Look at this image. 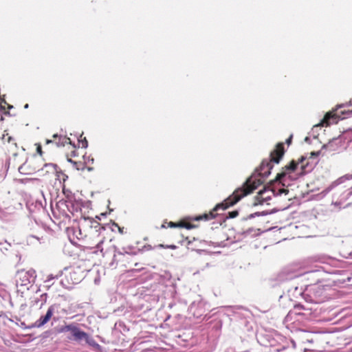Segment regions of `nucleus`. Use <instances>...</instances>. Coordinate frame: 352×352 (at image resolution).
<instances>
[{
	"instance_id": "19",
	"label": "nucleus",
	"mask_w": 352,
	"mask_h": 352,
	"mask_svg": "<svg viewBox=\"0 0 352 352\" xmlns=\"http://www.w3.org/2000/svg\"><path fill=\"white\" fill-rule=\"evenodd\" d=\"M292 135L286 140V142L289 144L291 143Z\"/></svg>"
},
{
	"instance_id": "9",
	"label": "nucleus",
	"mask_w": 352,
	"mask_h": 352,
	"mask_svg": "<svg viewBox=\"0 0 352 352\" xmlns=\"http://www.w3.org/2000/svg\"><path fill=\"white\" fill-rule=\"evenodd\" d=\"M68 162H70L71 164H73L74 167L76 169V170H83L84 169V164H82V163H78L76 162H74L71 159H69L68 160Z\"/></svg>"
},
{
	"instance_id": "23",
	"label": "nucleus",
	"mask_w": 352,
	"mask_h": 352,
	"mask_svg": "<svg viewBox=\"0 0 352 352\" xmlns=\"http://www.w3.org/2000/svg\"><path fill=\"white\" fill-rule=\"evenodd\" d=\"M25 107V109H28V104H26L25 105V107Z\"/></svg>"
},
{
	"instance_id": "16",
	"label": "nucleus",
	"mask_w": 352,
	"mask_h": 352,
	"mask_svg": "<svg viewBox=\"0 0 352 352\" xmlns=\"http://www.w3.org/2000/svg\"><path fill=\"white\" fill-rule=\"evenodd\" d=\"M238 214V212L236 211L232 212L230 213V216L232 218L235 217Z\"/></svg>"
},
{
	"instance_id": "24",
	"label": "nucleus",
	"mask_w": 352,
	"mask_h": 352,
	"mask_svg": "<svg viewBox=\"0 0 352 352\" xmlns=\"http://www.w3.org/2000/svg\"><path fill=\"white\" fill-rule=\"evenodd\" d=\"M52 142L51 140H47V143H50V142Z\"/></svg>"
},
{
	"instance_id": "14",
	"label": "nucleus",
	"mask_w": 352,
	"mask_h": 352,
	"mask_svg": "<svg viewBox=\"0 0 352 352\" xmlns=\"http://www.w3.org/2000/svg\"><path fill=\"white\" fill-rule=\"evenodd\" d=\"M179 226H181V227H184L187 229H190L192 228V226L188 224V223H181L179 225Z\"/></svg>"
},
{
	"instance_id": "17",
	"label": "nucleus",
	"mask_w": 352,
	"mask_h": 352,
	"mask_svg": "<svg viewBox=\"0 0 352 352\" xmlns=\"http://www.w3.org/2000/svg\"><path fill=\"white\" fill-rule=\"evenodd\" d=\"M166 248H170V249H172V250H175V249L177 248V247L175 245H166Z\"/></svg>"
},
{
	"instance_id": "2",
	"label": "nucleus",
	"mask_w": 352,
	"mask_h": 352,
	"mask_svg": "<svg viewBox=\"0 0 352 352\" xmlns=\"http://www.w3.org/2000/svg\"><path fill=\"white\" fill-rule=\"evenodd\" d=\"M305 160L306 157H301L300 160L298 162L292 161L288 166L285 167V170L284 171L277 175L276 178V180H280L283 177H285L287 174V171L293 172L298 169L303 170L305 168V165L302 164V162Z\"/></svg>"
},
{
	"instance_id": "18",
	"label": "nucleus",
	"mask_w": 352,
	"mask_h": 352,
	"mask_svg": "<svg viewBox=\"0 0 352 352\" xmlns=\"http://www.w3.org/2000/svg\"><path fill=\"white\" fill-rule=\"evenodd\" d=\"M82 146L84 147V148L87 147V142L86 140L85 141V142L82 143Z\"/></svg>"
},
{
	"instance_id": "25",
	"label": "nucleus",
	"mask_w": 352,
	"mask_h": 352,
	"mask_svg": "<svg viewBox=\"0 0 352 352\" xmlns=\"http://www.w3.org/2000/svg\"><path fill=\"white\" fill-rule=\"evenodd\" d=\"M349 113L352 115V111L351 112H349Z\"/></svg>"
},
{
	"instance_id": "6",
	"label": "nucleus",
	"mask_w": 352,
	"mask_h": 352,
	"mask_svg": "<svg viewBox=\"0 0 352 352\" xmlns=\"http://www.w3.org/2000/svg\"><path fill=\"white\" fill-rule=\"evenodd\" d=\"M65 278L67 283L71 285L78 283L81 278V276L74 269H70L69 272L65 275Z\"/></svg>"
},
{
	"instance_id": "8",
	"label": "nucleus",
	"mask_w": 352,
	"mask_h": 352,
	"mask_svg": "<svg viewBox=\"0 0 352 352\" xmlns=\"http://www.w3.org/2000/svg\"><path fill=\"white\" fill-rule=\"evenodd\" d=\"M335 117H338V116L334 113V111H330L324 116V118L316 126H327L330 124L329 120L331 118H334Z\"/></svg>"
},
{
	"instance_id": "4",
	"label": "nucleus",
	"mask_w": 352,
	"mask_h": 352,
	"mask_svg": "<svg viewBox=\"0 0 352 352\" xmlns=\"http://www.w3.org/2000/svg\"><path fill=\"white\" fill-rule=\"evenodd\" d=\"M61 331H70L72 333V336L77 340H80L83 339L85 340V338H87V333L81 331L79 328L74 325H67Z\"/></svg>"
},
{
	"instance_id": "7",
	"label": "nucleus",
	"mask_w": 352,
	"mask_h": 352,
	"mask_svg": "<svg viewBox=\"0 0 352 352\" xmlns=\"http://www.w3.org/2000/svg\"><path fill=\"white\" fill-rule=\"evenodd\" d=\"M54 313V308L52 307H49L47 311L45 316H42L36 322V327H41L49 322Z\"/></svg>"
},
{
	"instance_id": "12",
	"label": "nucleus",
	"mask_w": 352,
	"mask_h": 352,
	"mask_svg": "<svg viewBox=\"0 0 352 352\" xmlns=\"http://www.w3.org/2000/svg\"><path fill=\"white\" fill-rule=\"evenodd\" d=\"M334 141H331L329 142L328 144L324 145L322 146L323 148H326V149H329V150H334L332 147H333V144Z\"/></svg>"
},
{
	"instance_id": "5",
	"label": "nucleus",
	"mask_w": 352,
	"mask_h": 352,
	"mask_svg": "<svg viewBox=\"0 0 352 352\" xmlns=\"http://www.w3.org/2000/svg\"><path fill=\"white\" fill-rule=\"evenodd\" d=\"M284 154V150H283V145L282 143L278 144L276 146V149L272 152L270 157H271V162L278 164L279 163L280 159L283 156Z\"/></svg>"
},
{
	"instance_id": "20",
	"label": "nucleus",
	"mask_w": 352,
	"mask_h": 352,
	"mask_svg": "<svg viewBox=\"0 0 352 352\" xmlns=\"http://www.w3.org/2000/svg\"><path fill=\"white\" fill-rule=\"evenodd\" d=\"M280 193H285V194H287V190H285V189H281V190H280Z\"/></svg>"
},
{
	"instance_id": "10",
	"label": "nucleus",
	"mask_w": 352,
	"mask_h": 352,
	"mask_svg": "<svg viewBox=\"0 0 352 352\" xmlns=\"http://www.w3.org/2000/svg\"><path fill=\"white\" fill-rule=\"evenodd\" d=\"M85 340H86L87 343L91 346H99L93 338L88 336V334L87 335V338H85Z\"/></svg>"
},
{
	"instance_id": "13",
	"label": "nucleus",
	"mask_w": 352,
	"mask_h": 352,
	"mask_svg": "<svg viewBox=\"0 0 352 352\" xmlns=\"http://www.w3.org/2000/svg\"><path fill=\"white\" fill-rule=\"evenodd\" d=\"M208 219V214H204L203 217L202 216H199V217H197L195 218V220L197 221H199V220H201V219Z\"/></svg>"
},
{
	"instance_id": "22",
	"label": "nucleus",
	"mask_w": 352,
	"mask_h": 352,
	"mask_svg": "<svg viewBox=\"0 0 352 352\" xmlns=\"http://www.w3.org/2000/svg\"><path fill=\"white\" fill-rule=\"evenodd\" d=\"M170 226L171 227H175L176 226L173 223H170Z\"/></svg>"
},
{
	"instance_id": "11",
	"label": "nucleus",
	"mask_w": 352,
	"mask_h": 352,
	"mask_svg": "<svg viewBox=\"0 0 352 352\" xmlns=\"http://www.w3.org/2000/svg\"><path fill=\"white\" fill-rule=\"evenodd\" d=\"M66 144H71L70 139L66 137L62 138L60 143H57L58 146H65Z\"/></svg>"
},
{
	"instance_id": "21",
	"label": "nucleus",
	"mask_w": 352,
	"mask_h": 352,
	"mask_svg": "<svg viewBox=\"0 0 352 352\" xmlns=\"http://www.w3.org/2000/svg\"><path fill=\"white\" fill-rule=\"evenodd\" d=\"M158 246H159L160 248H166V246H164V245H162V244H160Z\"/></svg>"
},
{
	"instance_id": "15",
	"label": "nucleus",
	"mask_w": 352,
	"mask_h": 352,
	"mask_svg": "<svg viewBox=\"0 0 352 352\" xmlns=\"http://www.w3.org/2000/svg\"><path fill=\"white\" fill-rule=\"evenodd\" d=\"M320 154V152H311L310 153V157H309V159L310 158H312L314 157H318Z\"/></svg>"
},
{
	"instance_id": "3",
	"label": "nucleus",
	"mask_w": 352,
	"mask_h": 352,
	"mask_svg": "<svg viewBox=\"0 0 352 352\" xmlns=\"http://www.w3.org/2000/svg\"><path fill=\"white\" fill-rule=\"evenodd\" d=\"M274 191L268 188H264L263 190L258 191L255 197V204H268V201L272 199L274 195Z\"/></svg>"
},
{
	"instance_id": "1",
	"label": "nucleus",
	"mask_w": 352,
	"mask_h": 352,
	"mask_svg": "<svg viewBox=\"0 0 352 352\" xmlns=\"http://www.w3.org/2000/svg\"><path fill=\"white\" fill-rule=\"evenodd\" d=\"M257 188L256 182H251L248 180L246 183L241 188H237L234 190L232 195L229 197L224 203L217 204L214 210L222 208L223 210L228 208L229 206H233L234 204L238 202L241 198L250 194L254 190Z\"/></svg>"
}]
</instances>
